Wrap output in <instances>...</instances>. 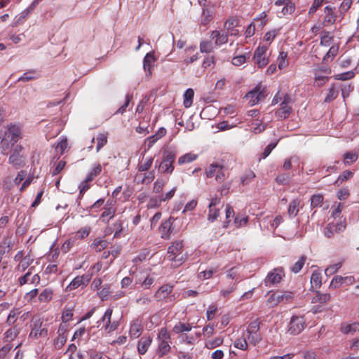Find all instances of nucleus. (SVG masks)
Listing matches in <instances>:
<instances>
[{
  "instance_id": "nucleus-29",
  "label": "nucleus",
  "mask_w": 359,
  "mask_h": 359,
  "mask_svg": "<svg viewBox=\"0 0 359 359\" xmlns=\"http://www.w3.org/2000/svg\"><path fill=\"white\" fill-rule=\"evenodd\" d=\"M307 257L306 255H302L298 261H297L290 268V271L294 273H299L303 268Z\"/></svg>"
},
{
  "instance_id": "nucleus-22",
  "label": "nucleus",
  "mask_w": 359,
  "mask_h": 359,
  "mask_svg": "<svg viewBox=\"0 0 359 359\" xmlns=\"http://www.w3.org/2000/svg\"><path fill=\"white\" fill-rule=\"evenodd\" d=\"M144 155L142 154V159L139 162L137 165V169L139 172H145L148 171L151 167L154 161V158L152 157H149L144 161Z\"/></svg>"
},
{
  "instance_id": "nucleus-7",
  "label": "nucleus",
  "mask_w": 359,
  "mask_h": 359,
  "mask_svg": "<svg viewBox=\"0 0 359 359\" xmlns=\"http://www.w3.org/2000/svg\"><path fill=\"white\" fill-rule=\"evenodd\" d=\"M284 276L285 273L282 267L276 268L268 273L264 279V285L270 286L271 285L279 283Z\"/></svg>"
},
{
  "instance_id": "nucleus-27",
  "label": "nucleus",
  "mask_w": 359,
  "mask_h": 359,
  "mask_svg": "<svg viewBox=\"0 0 359 359\" xmlns=\"http://www.w3.org/2000/svg\"><path fill=\"white\" fill-rule=\"evenodd\" d=\"M340 330L344 334L354 333L359 330V323H353L352 324H342Z\"/></svg>"
},
{
  "instance_id": "nucleus-9",
  "label": "nucleus",
  "mask_w": 359,
  "mask_h": 359,
  "mask_svg": "<svg viewBox=\"0 0 359 359\" xmlns=\"http://www.w3.org/2000/svg\"><path fill=\"white\" fill-rule=\"evenodd\" d=\"M267 49V46H259L254 53L253 60L259 68L264 67L269 63V59L265 55Z\"/></svg>"
},
{
  "instance_id": "nucleus-43",
  "label": "nucleus",
  "mask_w": 359,
  "mask_h": 359,
  "mask_svg": "<svg viewBox=\"0 0 359 359\" xmlns=\"http://www.w3.org/2000/svg\"><path fill=\"white\" fill-rule=\"evenodd\" d=\"M358 159V154L356 152H346L344 154V162L345 164H351Z\"/></svg>"
},
{
  "instance_id": "nucleus-52",
  "label": "nucleus",
  "mask_w": 359,
  "mask_h": 359,
  "mask_svg": "<svg viewBox=\"0 0 359 359\" xmlns=\"http://www.w3.org/2000/svg\"><path fill=\"white\" fill-rule=\"evenodd\" d=\"M12 247V244L11 241H8L6 240H4L0 243V255H4L8 252Z\"/></svg>"
},
{
  "instance_id": "nucleus-45",
  "label": "nucleus",
  "mask_w": 359,
  "mask_h": 359,
  "mask_svg": "<svg viewBox=\"0 0 359 359\" xmlns=\"http://www.w3.org/2000/svg\"><path fill=\"white\" fill-rule=\"evenodd\" d=\"M353 0H343L339 10V13L342 18L344 17L345 13L351 8Z\"/></svg>"
},
{
  "instance_id": "nucleus-8",
  "label": "nucleus",
  "mask_w": 359,
  "mask_h": 359,
  "mask_svg": "<svg viewBox=\"0 0 359 359\" xmlns=\"http://www.w3.org/2000/svg\"><path fill=\"white\" fill-rule=\"evenodd\" d=\"M245 97L249 100V104L254 106L265 97L264 88H262V86L258 85L255 89L248 92Z\"/></svg>"
},
{
  "instance_id": "nucleus-47",
  "label": "nucleus",
  "mask_w": 359,
  "mask_h": 359,
  "mask_svg": "<svg viewBox=\"0 0 359 359\" xmlns=\"http://www.w3.org/2000/svg\"><path fill=\"white\" fill-rule=\"evenodd\" d=\"M339 50V47L332 46L330 47L329 50L327 52L326 55L323 57V61H328L329 59L331 60L337 55Z\"/></svg>"
},
{
  "instance_id": "nucleus-46",
  "label": "nucleus",
  "mask_w": 359,
  "mask_h": 359,
  "mask_svg": "<svg viewBox=\"0 0 359 359\" xmlns=\"http://www.w3.org/2000/svg\"><path fill=\"white\" fill-rule=\"evenodd\" d=\"M96 140H97L96 150H97V151H99L101 149V148H102L107 144V137L106 135L101 133L97 136Z\"/></svg>"
},
{
  "instance_id": "nucleus-31",
  "label": "nucleus",
  "mask_w": 359,
  "mask_h": 359,
  "mask_svg": "<svg viewBox=\"0 0 359 359\" xmlns=\"http://www.w3.org/2000/svg\"><path fill=\"white\" fill-rule=\"evenodd\" d=\"M170 222L168 220L164 221L160 226L161 238L168 239L170 237Z\"/></svg>"
},
{
  "instance_id": "nucleus-61",
  "label": "nucleus",
  "mask_w": 359,
  "mask_h": 359,
  "mask_svg": "<svg viewBox=\"0 0 359 359\" xmlns=\"http://www.w3.org/2000/svg\"><path fill=\"white\" fill-rule=\"evenodd\" d=\"M248 217L237 215L234 219V223L237 228L245 225L248 223Z\"/></svg>"
},
{
  "instance_id": "nucleus-12",
  "label": "nucleus",
  "mask_w": 359,
  "mask_h": 359,
  "mask_svg": "<svg viewBox=\"0 0 359 359\" xmlns=\"http://www.w3.org/2000/svg\"><path fill=\"white\" fill-rule=\"evenodd\" d=\"M90 280L88 275H84L82 276H76L73 280L67 285L66 290L72 291L78 288L79 286H86L88 285Z\"/></svg>"
},
{
  "instance_id": "nucleus-13",
  "label": "nucleus",
  "mask_w": 359,
  "mask_h": 359,
  "mask_svg": "<svg viewBox=\"0 0 359 359\" xmlns=\"http://www.w3.org/2000/svg\"><path fill=\"white\" fill-rule=\"evenodd\" d=\"M290 102V97L288 95L284 96V100L280 104V108L276 111V114L281 118H286L289 116L292 108L288 105Z\"/></svg>"
},
{
  "instance_id": "nucleus-28",
  "label": "nucleus",
  "mask_w": 359,
  "mask_h": 359,
  "mask_svg": "<svg viewBox=\"0 0 359 359\" xmlns=\"http://www.w3.org/2000/svg\"><path fill=\"white\" fill-rule=\"evenodd\" d=\"M219 266L218 265L212 266L208 269L201 271L199 273L198 277L204 280L209 279L212 276L213 274L216 273L219 271Z\"/></svg>"
},
{
  "instance_id": "nucleus-57",
  "label": "nucleus",
  "mask_w": 359,
  "mask_h": 359,
  "mask_svg": "<svg viewBox=\"0 0 359 359\" xmlns=\"http://www.w3.org/2000/svg\"><path fill=\"white\" fill-rule=\"evenodd\" d=\"M248 339L249 341L253 345H256L262 340V337L258 332L248 333Z\"/></svg>"
},
{
  "instance_id": "nucleus-33",
  "label": "nucleus",
  "mask_w": 359,
  "mask_h": 359,
  "mask_svg": "<svg viewBox=\"0 0 359 359\" xmlns=\"http://www.w3.org/2000/svg\"><path fill=\"white\" fill-rule=\"evenodd\" d=\"M53 291L50 288H46L42 291L39 295V300L41 302H50L53 298Z\"/></svg>"
},
{
  "instance_id": "nucleus-36",
  "label": "nucleus",
  "mask_w": 359,
  "mask_h": 359,
  "mask_svg": "<svg viewBox=\"0 0 359 359\" xmlns=\"http://www.w3.org/2000/svg\"><path fill=\"white\" fill-rule=\"evenodd\" d=\"M191 325L189 323H178L173 327V332L176 334L182 333L184 332H189L191 330Z\"/></svg>"
},
{
  "instance_id": "nucleus-21",
  "label": "nucleus",
  "mask_w": 359,
  "mask_h": 359,
  "mask_svg": "<svg viewBox=\"0 0 359 359\" xmlns=\"http://www.w3.org/2000/svg\"><path fill=\"white\" fill-rule=\"evenodd\" d=\"M143 330V326L141 323V321L139 320H135L130 325V334L133 338L139 337Z\"/></svg>"
},
{
  "instance_id": "nucleus-35",
  "label": "nucleus",
  "mask_w": 359,
  "mask_h": 359,
  "mask_svg": "<svg viewBox=\"0 0 359 359\" xmlns=\"http://www.w3.org/2000/svg\"><path fill=\"white\" fill-rule=\"evenodd\" d=\"M214 48V43L210 41L204 40L200 43V50L201 53H212Z\"/></svg>"
},
{
  "instance_id": "nucleus-40",
  "label": "nucleus",
  "mask_w": 359,
  "mask_h": 359,
  "mask_svg": "<svg viewBox=\"0 0 359 359\" xmlns=\"http://www.w3.org/2000/svg\"><path fill=\"white\" fill-rule=\"evenodd\" d=\"M36 74H37L35 70H31V71L27 72L18 79V81L26 82V81L36 79L38 78V76Z\"/></svg>"
},
{
  "instance_id": "nucleus-64",
  "label": "nucleus",
  "mask_w": 359,
  "mask_h": 359,
  "mask_svg": "<svg viewBox=\"0 0 359 359\" xmlns=\"http://www.w3.org/2000/svg\"><path fill=\"white\" fill-rule=\"evenodd\" d=\"M295 6L291 1L287 2L285 6L282 9V13L283 15L292 14L294 12Z\"/></svg>"
},
{
  "instance_id": "nucleus-53",
  "label": "nucleus",
  "mask_w": 359,
  "mask_h": 359,
  "mask_svg": "<svg viewBox=\"0 0 359 359\" xmlns=\"http://www.w3.org/2000/svg\"><path fill=\"white\" fill-rule=\"evenodd\" d=\"M32 262L33 259L30 256H25L20 262L18 268H21L22 271H25L32 263Z\"/></svg>"
},
{
  "instance_id": "nucleus-54",
  "label": "nucleus",
  "mask_w": 359,
  "mask_h": 359,
  "mask_svg": "<svg viewBox=\"0 0 359 359\" xmlns=\"http://www.w3.org/2000/svg\"><path fill=\"white\" fill-rule=\"evenodd\" d=\"M176 155L172 151H165L163 155V160L165 162L173 164Z\"/></svg>"
},
{
  "instance_id": "nucleus-49",
  "label": "nucleus",
  "mask_w": 359,
  "mask_h": 359,
  "mask_svg": "<svg viewBox=\"0 0 359 359\" xmlns=\"http://www.w3.org/2000/svg\"><path fill=\"white\" fill-rule=\"evenodd\" d=\"M342 266V262H339L327 267L325 270L326 276H330L334 274Z\"/></svg>"
},
{
  "instance_id": "nucleus-2",
  "label": "nucleus",
  "mask_w": 359,
  "mask_h": 359,
  "mask_svg": "<svg viewBox=\"0 0 359 359\" xmlns=\"http://www.w3.org/2000/svg\"><path fill=\"white\" fill-rule=\"evenodd\" d=\"M173 285L164 284L155 292L154 297L156 301H165V302H173L175 299V294H171Z\"/></svg>"
},
{
  "instance_id": "nucleus-20",
  "label": "nucleus",
  "mask_w": 359,
  "mask_h": 359,
  "mask_svg": "<svg viewBox=\"0 0 359 359\" xmlns=\"http://www.w3.org/2000/svg\"><path fill=\"white\" fill-rule=\"evenodd\" d=\"M334 8L331 6H325L324 8L325 18L323 24L325 25H332L337 20V15L334 12Z\"/></svg>"
},
{
  "instance_id": "nucleus-3",
  "label": "nucleus",
  "mask_w": 359,
  "mask_h": 359,
  "mask_svg": "<svg viewBox=\"0 0 359 359\" xmlns=\"http://www.w3.org/2000/svg\"><path fill=\"white\" fill-rule=\"evenodd\" d=\"M170 334L165 329H161L158 335V346L157 355L161 358L166 355L170 351Z\"/></svg>"
},
{
  "instance_id": "nucleus-16",
  "label": "nucleus",
  "mask_w": 359,
  "mask_h": 359,
  "mask_svg": "<svg viewBox=\"0 0 359 359\" xmlns=\"http://www.w3.org/2000/svg\"><path fill=\"white\" fill-rule=\"evenodd\" d=\"M224 28L226 29L228 35L238 36L239 31L236 27L238 26V20L235 18H231L224 22Z\"/></svg>"
},
{
  "instance_id": "nucleus-25",
  "label": "nucleus",
  "mask_w": 359,
  "mask_h": 359,
  "mask_svg": "<svg viewBox=\"0 0 359 359\" xmlns=\"http://www.w3.org/2000/svg\"><path fill=\"white\" fill-rule=\"evenodd\" d=\"M108 245V242L106 240L95 238L92 243L90 247L96 252H100Z\"/></svg>"
},
{
  "instance_id": "nucleus-32",
  "label": "nucleus",
  "mask_w": 359,
  "mask_h": 359,
  "mask_svg": "<svg viewBox=\"0 0 359 359\" xmlns=\"http://www.w3.org/2000/svg\"><path fill=\"white\" fill-rule=\"evenodd\" d=\"M194 95V90L188 88L184 93V106L186 108H189L191 106L193 102V98Z\"/></svg>"
},
{
  "instance_id": "nucleus-34",
  "label": "nucleus",
  "mask_w": 359,
  "mask_h": 359,
  "mask_svg": "<svg viewBox=\"0 0 359 359\" xmlns=\"http://www.w3.org/2000/svg\"><path fill=\"white\" fill-rule=\"evenodd\" d=\"M321 273L318 271L313 272L311 277V287L313 288H318L321 286Z\"/></svg>"
},
{
  "instance_id": "nucleus-44",
  "label": "nucleus",
  "mask_w": 359,
  "mask_h": 359,
  "mask_svg": "<svg viewBox=\"0 0 359 359\" xmlns=\"http://www.w3.org/2000/svg\"><path fill=\"white\" fill-rule=\"evenodd\" d=\"M287 56V53L283 51L280 53L277 59L278 66L280 69H283L288 65V62L286 61Z\"/></svg>"
},
{
  "instance_id": "nucleus-6",
  "label": "nucleus",
  "mask_w": 359,
  "mask_h": 359,
  "mask_svg": "<svg viewBox=\"0 0 359 359\" xmlns=\"http://www.w3.org/2000/svg\"><path fill=\"white\" fill-rule=\"evenodd\" d=\"M346 227V224L345 221H339L337 223L330 222L324 229V235L328 238H333L335 234L343 232Z\"/></svg>"
},
{
  "instance_id": "nucleus-59",
  "label": "nucleus",
  "mask_w": 359,
  "mask_h": 359,
  "mask_svg": "<svg viewBox=\"0 0 359 359\" xmlns=\"http://www.w3.org/2000/svg\"><path fill=\"white\" fill-rule=\"evenodd\" d=\"M259 330V321L258 319H255V320L252 321L248 327V333H255L258 332Z\"/></svg>"
},
{
  "instance_id": "nucleus-60",
  "label": "nucleus",
  "mask_w": 359,
  "mask_h": 359,
  "mask_svg": "<svg viewBox=\"0 0 359 359\" xmlns=\"http://www.w3.org/2000/svg\"><path fill=\"white\" fill-rule=\"evenodd\" d=\"M113 231H114V238L120 237V235L123 231V224L121 221L118 220L113 224Z\"/></svg>"
},
{
  "instance_id": "nucleus-18",
  "label": "nucleus",
  "mask_w": 359,
  "mask_h": 359,
  "mask_svg": "<svg viewBox=\"0 0 359 359\" xmlns=\"http://www.w3.org/2000/svg\"><path fill=\"white\" fill-rule=\"evenodd\" d=\"M228 34L222 33L219 31L214 30L210 34V38L215 40V46H219L228 42Z\"/></svg>"
},
{
  "instance_id": "nucleus-37",
  "label": "nucleus",
  "mask_w": 359,
  "mask_h": 359,
  "mask_svg": "<svg viewBox=\"0 0 359 359\" xmlns=\"http://www.w3.org/2000/svg\"><path fill=\"white\" fill-rule=\"evenodd\" d=\"M173 170V164L169 163L168 162H165L163 160L158 165V170L162 173L171 174Z\"/></svg>"
},
{
  "instance_id": "nucleus-10",
  "label": "nucleus",
  "mask_w": 359,
  "mask_h": 359,
  "mask_svg": "<svg viewBox=\"0 0 359 359\" xmlns=\"http://www.w3.org/2000/svg\"><path fill=\"white\" fill-rule=\"evenodd\" d=\"M305 321L302 316H292L288 332L294 335L299 334L304 328Z\"/></svg>"
},
{
  "instance_id": "nucleus-23",
  "label": "nucleus",
  "mask_w": 359,
  "mask_h": 359,
  "mask_svg": "<svg viewBox=\"0 0 359 359\" xmlns=\"http://www.w3.org/2000/svg\"><path fill=\"white\" fill-rule=\"evenodd\" d=\"M116 214V208L113 207H104V212L102 213L100 218L104 222H109Z\"/></svg>"
},
{
  "instance_id": "nucleus-41",
  "label": "nucleus",
  "mask_w": 359,
  "mask_h": 359,
  "mask_svg": "<svg viewBox=\"0 0 359 359\" xmlns=\"http://www.w3.org/2000/svg\"><path fill=\"white\" fill-rule=\"evenodd\" d=\"M19 334V329L16 326L9 328L4 334L5 338L8 341L14 339Z\"/></svg>"
},
{
  "instance_id": "nucleus-15",
  "label": "nucleus",
  "mask_w": 359,
  "mask_h": 359,
  "mask_svg": "<svg viewBox=\"0 0 359 359\" xmlns=\"http://www.w3.org/2000/svg\"><path fill=\"white\" fill-rule=\"evenodd\" d=\"M148 272L147 269L135 268V270H130V274L132 278L135 280V284L141 285Z\"/></svg>"
},
{
  "instance_id": "nucleus-4",
  "label": "nucleus",
  "mask_w": 359,
  "mask_h": 359,
  "mask_svg": "<svg viewBox=\"0 0 359 359\" xmlns=\"http://www.w3.org/2000/svg\"><path fill=\"white\" fill-rule=\"evenodd\" d=\"M293 299V293L289 291L279 292L277 291L271 294L267 299L268 304L271 306H275L279 303H287Z\"/></svg>"
},
{
  "instance_id": "nucleus-26",
  "label": "nucleus",
  "mask_w": 359,
  "mask_h": 359,
  "mask_svg": "<svg viewBox=\"0 0 359 359\" xmlns=\"http://www.w3.org/2000/svg\"><path fill=\"white\" fill-rule=\"evenodd\" d=\"M20 313H21V311L19 308L13 309L10 311V313L7 317V319L6 321V324L9 326L13 325L15 323V322L18 318V316Z\"/></svg>"
},
{
  "instance_id": "nucleus-51",
  "label": "nucleus",
  "mask_w": 359,
  "mask_h": 359,
  "mask_svg": "<svg viewBox=\"0 0 359 359\" xmlns=\"http://www.w3.org/2000/svg\"><path fill=\"white\" fill-rule=\"evenodd\" d=\"M323 201V196L321 194H315L311 198V205L313 208L320 206Z\"/></svg>"
},
{
  "instance_id": "nucleus-58",
  "label": "nucleus",
  "mask_w": 359,
  "mask_h": 359,
  "mask_svg": "<svg viewBox=\"0 0 359 359\" xmlns=\"http://www.w3.org/2000/svg\"><path fill=\"white\" fill-rule=\"evenodd\" d=\"M329 80V78L326 76L316 75L315 77L314 86L317 87H321L325 85Z\"/></svg>"
},
{
  "instance_id": "nucleus-63",
  "label": "nucleus",
  "mask_w": 359,
  "mask_h": 359,
  "mask_svg": "<svg viewBox=\"0 0 359 359\" xmlns=\"http://www.w3.org/2000/svg\"><path fill=\"white\" fill-rule=\"evenodd\" d=\"M66 341L67 336L58 335V337L54 340V346L55 348L60 349L66 343Z\"/></svg>"
},
{
  "instance_id": "nucleus-14",
  "label": "nucleus",
  "mask_w": 359,
  "mask_h": 359,
  "mask_svg": "<svg viewBox=\"0 0 359 359\" xmlns=\"http://www.w3.org/2000/svg\"><path fill=\"white\" fill-rule=\"evenodd\" d=\"M182 243L181 241H176L168 249V258L171 261H176V257L182 253Z\"/></svg>"
},
{
  "instance_id": "nucleus-1",
  "label": "nucleus",
  "mask_w": 359,
  "mask_h": 359,
  "mask_svg": "<svg viewBox=\"0 0 359 359\" xmlns=\"http://www.w3.org/2000/svg\"><path fill=\"white\" fill-rule=\"evenodd\" d=\"M24 148L20 144H17L11 151L8 158V163L15 169L22 168L26 164V156L23 154Z\"/></svg>"
},
{
  "instance_id": "nucleus-50",
  "label": "nucleus",
  "mask_w": 359,
  "mask_h": 359,
  "mask_svg": "<svg viewBox=\"0 0 359 359\" xmlns=\"http://www.w3.org/2000/svg\"><path fill=\"white\" fill-rule=\"evenodd\" d=\"M353 173L351 171L346 170L342 172L341 175H340L338 177V179L336 180L335 184L337 185H339L343 182L348 180L353 176Z\"/></svg>"
},
{
  "instance_id": "nucleus-42",
  "label": "nucleus",
  "mask_w": 359,
  "mask_h": 359,
  "mask_svg": "<svg viewBox=\"0 0 359 359\" xmlns=\"http://www.w3.org/2000/svg\"><path fill=\"white\" fill-rule=\"evenodd\" d=\"M223 343V339L221 337H216L213 339L208 340L205 342V347L208 349L215 348L220 346Z\"/></svg>"
},
{
  "instance_id": "nucleus-11",
  "label": "nucleus",
  "mask_w": 359,
  "mask_h": 359,
  "mask_svg": "<svg viewBox=\"0 0 359 359\" xmlns=\"http://www.w3.org/2000/svg\"><path fill=\"white\" fill-rule=\"evenodd\" d=\"M113 313V309L109 308L105 311L104 316L102 318V321L105 323L104 326V330L107 333H110L114 330H116L118 327V323L117 321L111 322V316Z\"/></svg>"
},
{
  "instance_id": "nucleus-55",
  "label": "nucleus",
  "mask_w": 359,
  "mask_h": 359,
  "mask_svg": "<svg viewBox=\"0 0 359 359\" xmlns=\"http://www.w3.org/2000/svg\"><path fill=\"white\" fill-rule=\"evenodd\" d=\"M212 19V13L208 9L203 8V18L201 20V23L203 25H208L211 20Z\"/></svg>"
},
{
  "instance_id": "nucleus-5",
  "label": "nucleus",
  "mask_w": 359,
  "mask_h": 359,
  "mask_svg": "<svg viewBox=\"0 0 359 359\" xmlns=\"http://www.w3.org/2000/svg\"><path fill=\"white\" fill-rule=\"evenodd\" d=\"M43 320L40 318H34L32 319L30 327L31 332L29 337L32 339H38L40 337H46L48 336L47 328H42Z\"/></svg>"
},
{
  "instance_id": "nucleus-62",
  "label": "nucleus",
  "mask_w": 359,
  "mask_h": 359,
  "mask_svg": "<svg viewBox=\"0 0 359 359\" xmlns=\"http://www.w3.org/2000/svg\"><path fill=\"white\" fill-rule=\"evenodd\" d=\"M332 40V37L330 36V33L328 32H324L320 39V44L322 46H329L331 44Z\"/></svg>"
},
{
  "instance_id": "nucleus-30",
  "label": "nucleus",
  "mask_w": 359,
  "mask_h": 359,
  "mask_svg": "<svg viewBox=\"0 0 359 359\" xmlns=\"http://www.w3.org/2000/svg\"><path fill=\"white\" fill-rule=\"evenodd\" d=\"M198 156L193 153H187L178 158L177 163L180 165L193 162L197 158Z\"/></svg>"
},
{
  "instance_id": "nucleus-39",
  "label": "nucleus",
  "mask_w": 359,
  "mask_h": 359,
  "mask_svg": "<svg viewBox=\"0 0 359 359\" xmlns=\"http://www.w3.org/2000/svg\"><path fill=\"white\" fill-rule=\"evenodd\" d=\"M330 299V294L329 293H320L317 292L316 295L313 298V302L324 304L328 302Z\"/></svg>"
},
{
  "instance_id": "nucleus-17",
  "label": "nucleus",
  "mask_w": 359,
  "mask_h": 359,
  "mask_svg": "<svg viewBox=\"0 0 359 359\" xmlns=\"http://www.w3.org/2000/svg\"><path fill=\"white\" fill-rule=\"evenodd\" d=\"M156 61L154 53H147L144 57L143 68L146 72V75L150 76L152 74V64Z\"/></svg>"
},
{
  "instance_id": "nucleus-48",
  "label": "nucleus",
  "mask_w": 359,
  "mask_h": 359,
  "mask_svg": "<svg viewBox=\"0 0 359 359\" xmlns=\"http://www.w3.org/2000/svg\"><path fill=\"white\" fill-rule=\"evenodd\" d=\"M208 219L211 222L215 221L219 215V209L215 207L208 208Z\"/></svg>"
},
{
  "instance_id": "nucleus-56",
  "label": "nucleus",
  "mask_w": 359,
  "mask_h": 359,
  "mask_svg": "<svg viewBox=\"0 0 359 359\" xmlns=\"http://www.w3.org/2000/svg\"><path fill=\"white\" fill-rule=\"evenodd\" d=\"M338 94L339 92L337 90L334 89V87L331 88L328 92V94L325 98V102L327 103L332 102L337 97Z\"/></svg>"
},
{
  "instance_id": "nucleus-24",
  "label": "nucleus",
  "mask_w": 359,
  "mask_h": 359,
  "mask_svg": "<svg viewBox=\"0 0 359 359\" xmlns=\"http://www.w3.org/2000/svg\"><path fill=\"white\" fill-rule=\"evenodd\" d=\"M299 205L300 201L298 199H294L290 203L287 210L290 217H294L297 215L299 210Z\"/></svg>"
},
{
  "instance_id": "nucleus-19",
  "label": "nucleus",
  "mask_w": 359,
  "mask_h": 359,
  "mask_svg": "<svg viewBox=\"0 0 359 359\" xmlns=\"http://www.w3.org/2000/svg\"><path fill=\"white\" fill-rule=\"evenodd\" d=\"M152 342V338L149 336L142 337L137 343V351L139 354H144Z\"/></svg>"
},
{
  "instance_id": "nucleus-38",
  "label": "nucleus",
  "mask_w": 359,
  "mask_h": 359,
  "mask_svg": "<svg viewBox=\"0 0 359 359\" xmlns=\"http://www.w3.org/2000/svg\"><path fill=\"white\" fill-rule=\"evenodd\" d=\"M221 164L219 163H212L209 165L206 170V176L207 177H212L213 176H215L217 171H219L220 169H222Z\"/></svg>"
}]
</instances>
